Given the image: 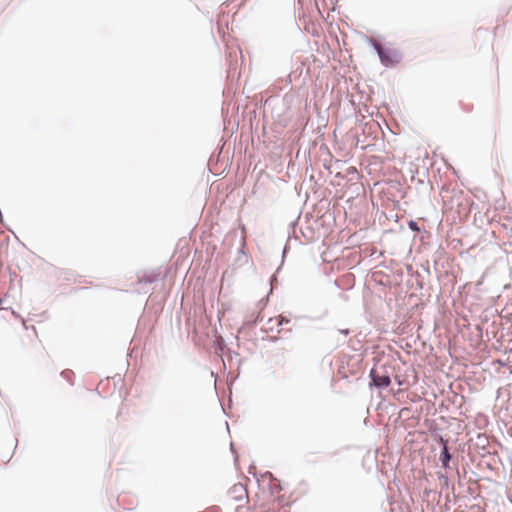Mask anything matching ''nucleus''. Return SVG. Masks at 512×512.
<instances>
[{"mask_svg": "<svg viewBox=\"0 0 512 512\" xmlns=\"http://www.w3.org/2000/svg\"><path fill=\"white\" fill-rule=\"evenodd\" d=\"M368 43L376 51L381 64L385 67H393L401 61V54L396 49L384 48L375 38H368Z\"/></svg>", "mask_w": 512, "mask_h": 512, "instance_id": "nucleus-1", "label": "nucleus"}, {"mask_svg": "<svg viewBox=\"0 0 512 512\" xmlns=\"http://www.w3.org/2000/svg\"><path fill=\"white\" fill-rule=\"evenodd\" d=\"M370 377L373 385L378 389L386 388L391 383L390 377L387 374H380L378 369H372Z\"/></svg>", "mask_w": 512, "mask_h": 512, "instance_id": "nucleus-2", "label": "nucleus"}, {"mask_svg": "<svg viewBox=\"0 0 512 512\" xmlns=\"http://www.w3.org/2000/svg\"><path fill=\"white\" fill-rule=\"evenodd\" d=\"M229 495L233 500H235L237 502H247L248 501V494H247L246 487L241 483L234 484L229 489Z\"/></svg>", "mask_w": 512, "mask_h": 512, "instance_id": "nucleus-3", "label": "nucleus"}, {"mask_svg": "<svg viewBox=\"0 0 512 512\" xmlns=\"http://www.w3.org/2000/svg\"><path fill=\"white\" fill-rule=\"evenodd\" d=\"M439 459H440V462L442 464V467L443 468H448L449 467V462L451 460V454L447 448V442L445 441L444 442V446L440 452V456H439Z\"/></svg>", "mask_w": 512, "mask_h": 512, "instance_id": "nucleus-4", "label": "nucleus"}, {"mask_svg": "<svg viewBox=\"0 0 512 512\" xmlns=\"http://www.w3.org/2000/svg\"><path fill=\"white\" fill-rule=\"evenodd\" d=\"M61 376L66 379L68 382L72 383L73 372L70 370H65L61 373Z\"/></svg>", "mask_w": 512, "mask_h": 512, "instance_id": "nucleus-5", "label": "nucleus"}, {"mask_svg": "<svg viewBox=\"0 0 512 512\" xmlns=\"http://www.w3.org/2000/svg\"><path fill=\"white\" fill-rule=\"evenodd\" d=\"M244 247H245V238L242 237V240H241V247L239 249V260L241 258H246V255H245V252H244Z\"/></svg>", "mask_w": 512, "mask_h": 512, "instance_id": "nucleus-6", "label": "nucleus"}, {"mask_svg": "<svg viewBox=\"0 0 512 512\" xmlns=\"http://www.w3.org/2000/svg\"><path fill=\"white\" fill-rule=\"evenodd\" d=\"M408 226L413 231H418L419 230L418 225H417V223L415 221H410L408 223Z\"/></svg>", "mask_w": 512, "mask_h": 512, "instance_id": "nucleus-7", "label": "nucleus"}, {"mask_svg": "<svg viewBox=\"0 0 512 512\" xmlns=\"http://www.w3.org/2000/svg\"><path fill=\"white\" fill-rule=\"evenodd\" d=\"M288 322H289V320H288V319H286V318H284V317H281V319L279 320L278 325H279V326H281V325H283L284 323H288Z\"/></svg>", "mask_w": 512, "mask_h": 512, "instance_id": "nucleus-8", "label": "nucleus"}, {"mask_svg": "<svg viewBox=\"0 0 512 512\" xmlns=\"http://www.w3.org/2000/svg\"><path fill=\"white\" fill-rule=\"evenodd\" d=\"M339 333L343 334V335H348L349 334V330L348 329H340L339 330Z\"/></svg>", "mask_w": 512, "mask_h": 512, "instance_id": "nucleus-9", "label": "nucleus"}]
</instances>
